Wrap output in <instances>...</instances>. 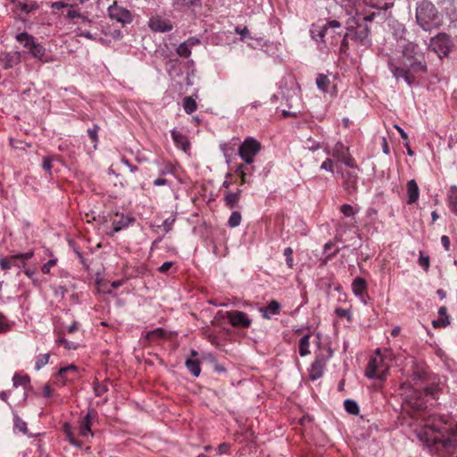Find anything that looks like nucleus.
Wrapping results in <instances>:
<instances>
[{
    "label": "nucleus",
    "instance_id": "49",
    "mask_svg": "<svg viewBox=\"0 0 457 457\" xmlns=\"http://www.w3.org/2000/svg\"><path fill=\"white\" fill-rule=\"evenodd\" d=\"M99 129L100 128L98 125H94L92 129H88L87 130V135L93 143H96L98 141L97 134Z\"/></svg>",
    "mask_w": 457,
    "mask_h": 457
},
{
    "label": "nucleus",
    "instance_id": "54",
    "mask_svg": "<svg viewBox=\"0 0 457 457\" xmlns=\"http://www.w3.org/2000/svg\"><path fill=\"white\" fill-rule=\"evenodd\" d=\"M94 391L96 396H102L106 391L107 386L99 383L94 385Z\"/></svg>",
    "mask_w": 457,
    "mask_h": 457
},
{
    "label": "nucleus",
    "instance_id": "56",
    "mask_svg": "<svg viewBox=\"0 0 457 457\" xmlns=\"http://www.w3.org/2000/svg\"><path fill=\"white\" fill-rule=\"evenodd\" d=\"M57 343L62 345L66 349H77V345L73 342H69L65 338L62 337L57 340Z\"/></svg>",
    "mask_w": 457,
    "mask_h": 457
},
{
    "label": "nucleus",
    "instance_id": "27",
    "mask_svg": "<svg viewBox=\"0 0 457 457\" xmlns=\"http://www.w3.org/2000/svg\"><path fill=\"white\" fill-rule=\"evenodd\" d=\"M131 221L132 219H130L129 216L119 215L118 213H116L112 220V229L114 232H118L129 227Z\"/></svg>",
    "mask_w": 457,
    "mask_h": 457
},
{
    "label": "nucleus",
    "instance_id": "62",
    "mask_svg": "<svg viewBox=\"0 0 457 457\" xmlns=\"http://www.w3.org/2000/svg\"><path fill=\"white\" fill-rule=\"evenodd\" d=\"M348 38H349L348 32H346L345 35L344 36L343 40L341 41V46H340L341 53L346 52V50L348 48Z\"/></svg>",
    "mask_w": 457,
    "mask_h": 457
},
{
    "label": "nucleus",
    "instance_id": "23",
    "mask_svg": "<svg viewBox=\"0 0 457 457\" xmlns=\"http://www.w3.org/2000/svg\"><path fill=\"white\" fill-rule=\"evenodd\" d=\"M281 309L280 303L276 300H271L266 307L260 308L262 316L264 319L270 320L271 315L278 314Z\"/></svg>",
    "mask_w": 457,
    "mask_h": 457
},
{
    "label": "nucleus",
    "instance_id": "52",
    "mask_svg": "<svg viewBox=\"0 0 457 457\" xmlns=\"http://www.w3.org/2000/svg\"><path fill=\"white\" fill-rule=\"evenodd\" d=\"M284 255L286 256V262H287V265L289 267V268H292L293 267V263H294V260H293V249L291 247H287L285 250H284Z\"/></svg>",
    "mask_w": 457,
    "mask_h": 457
},
{
    "label": "nucleus",
    "instance_id": "60",
    "mask_svg": "<svg viewBox=\"0 0 457 457\" xmlns=\"http://www.w3.org/2000/svg\"><path fill=\"white\" fill-rule=\"evenodd\" d=\"M53 160H54V157H44L43 159V163H42V168L46 170V171H49L51 170L52 169V162H53Z\"/></svg>",
    "mask_w": 457,
    "mask_h": 457
},
{
    "label": "nucleus",
    "instance_id": "36",
    "mask_svg": "<svg viewBox=\"0 0 457 457\" xmlns=\"http://www.w3.org/2000/svg\"><path fill=\"white\" fill-rule=\"evenodd\" d=\"M165 336L166 331L162 328H158L154 330L148 331L146 334V339L150 342H154L157 339L164 338Z\"/></svg>",
    "mask_w": 457,
    "mask_h": 457
},
{
    "label": "nucleus",
    "instance_id": "38",
    "mask_svg": "<svg viewBox=\"0 0 457 457\" xmlns=\"http://www.w3.org/2000/svg\"><path fill=\"white\" fill-rule=\"evenodd\" d=\"M330 84V80L324 74H318L316 78V85L319 89H320L323 92H327L328 86Z\"/></svg>",
    "mask_w": 457,
    "mask_h": 457
},
{
    "label": "nucleus",
    "instance_id": "2",
    "mask_svg": "<svg viewBox=\"0 0 457 457\" xmlns=\"http://www.w3.org/2000/svg\"><path fill=\"white\" fill-rule=\"evenodd\" d=\"M416 21L423 30L430 31L443 24V16L430 1L422 0L417 4Z\"/></svg>",
    "mask_w": 457,
    "mask_h": 457
},
{
    "label": "nucleus",
    "instance_id": "17",
    "mask_svg": "<svg viewBox=\"0 0 457 457\" xmlns=\"http://www.w3.org/2000/svg\"><path fill=\"white\" fill-rule=\"evenodd\" d=\"M109 16L112 21L120 22L122 26L129 24L132 21V16L129 11L118 6L116 4L108 8Z\"/></svg>",
    "mask_w": 457,
    "mask_h": 457
},
{
    "label": "nucleus",
    "instance_id": "41",
    "mask_svg": "<svg viewBox=\"0 0 457 457\" xmlns=\"http://www.w3.org/2000/svg\"><path fill=\"white\" fill-rule=\"evenodd\" d=\"M15 62V60L12 56L10 54H5L2 57H0V68L4 70H7L9 68H12Z\"/></svg>",
    "mask_w": 457,
    "mask_h": 457
},
{
    "label": "nucleus",
    "instance_id": "13",
    "mask_svg": "<svg viewBox=\"0 0 457 457\" xmlns=\"http://www.w3.org/2000/svg\"><path fill=\"white\" fill-rule=\"evenodd\" d=\"M34 253L32 251H29L25 253H19L12 255L10 257L1 258L0 267L4 270H9L12 266L21 267V265L25 264L26 261L31 259Z\"/></svg>",
    "mask_w": 457,
    "mask_h": 457
},
{
    "label": "nucleus",
    "instance_id": "58",
    "mask_svg": "<svg viewBox=\"0 0 457 457\" xmlns=\"http://www.w3.org/2000/svg\"><path fill=\"white\" fill-rule=\"evenodd\" d=\"M195 1V0H176L174 4L179 8L190 7L194 5Z\"/></svg>",
    "mask_w": 457,
    "mask_h": 457
},
{
    "label": "nucleus",
    "instance_id": "63",
    "mask_svg": "<svg viewBox=\"0 0 457 457\" xmlns=\"http://www.w3.org/2000/svg\"><path fill=\"white\" fill-rule=\"evenodd\" d=\"M172 266V262H165L159 267L158 270L161 273H166Z\"/></svg>",
    "mask_w": 457,
    "mask_h": 457
},
{
    "label": "nucleus",
    "instance_id": "42",
    "mask_svg": "<svg viewBox=\"0 0 457 457\" xmlns=\"http://www.w3.org/2000/svg\"><path fill=\"white\" fill-rule=\"evenodd\" d=\"M12 323L2 312H0V334L7 333L11 330Z\"/></svg>",
    "mask_w": 457,
    "mask_h": 457
},
{
    "label": "nucleus",
    "instance_id": "21",
    "mask_svg": "<svg viewBox=\"0 0 457 457\" xmlns=\"http://www.w3.org/2000/svg\"><path fill=\"white\" fill-rule=\"evenodd\" d=\"M242 190L237 188L235 192L226 190L224 193V203L225 205L229 209H235L238 206V203L241 199Z\"/></svg>",
    "mask_w": 457,
    "mask_h": 457
},
{
    "label": "nucleus",
    "instance_id": "25",
    "mask_svg": "<svg viewBox=\"0 0 457 457\" xmlns=\"http://www.w3.org/2000/svg\"><path fill=\"white\" fill-rule=\"evenodd\" d=\"M66 18L72 21L74 24L78 23L74 21L75 19L80 20L81 23L84 24H89L91 22V20L87 16L81 13L79 10L74 9V5L72 4L69 5Z\"/></svg>",
    "mask_w": 457,
    "mask_h": 457
},
{
    "label": "nucleus",
    "instance_id": "7",
    "mask_svg": "<svg viewBox=\"0 0 457 457\" xmlns=\"http://www.w3.org/2000/svg\"><path fill=\"white\" fill-rule=\"evenodd\" d=\"M452 47L450 37L445 33H439L430 39L428 49L436 53L440 59L447 56Z\"/></svg>",
    "mask_w": 457,
    "mask_h": 457
},
{
    "label": "nucleus",
    "instance_id": "51",
    "mask_svg": "<svg viewBox=\"0 0 457 457\" xmlns=\"http://www.w3.org/2000/svg\"><path fill=\"white\" fill-rule=\"evenodd\" d=\"M28 383H29V378L28 376L14 375V377H13L14 386H18V385L26 386Z\"/></svg>",
    "mask_w": 457,
    "mask_h": 457
},
{
    "label": "nucleus",
    "instance_id": "32",
    "mask_svg": "<svg viewBox=\"0 0 457 457\" xmlns=\"http://www.w3.org/2000/svg\"><path fill=\"white\" fill-rule=\"evenodd\" d=\"M253 170V166H247L245 164H239L235 172L239 176L240 181L239 185L243 186L245 185L246 180V176L248 173H251Z\"/></svg>",
    "mask_w": 457,
    "mask_h": 457
},
{
    "label": "nucleus",
    "instance_id": "34",
    "mask_svg": "<svg viewBox=\"0 0 457 457\" xmlns=\"http://www.w3.org/2000/svg\"><path fill=\"white\" fill-rule=\"evenodd\" d=\"M185 365L194 377H198L200 375L201 368H200V361L198 360H194L192 358H188L186 361Z\"/></svg>",
    "mask_w": 457,
    "mask_h": 457
},
{
    "label": "nucleus",
    "instance_id": "40",
    "mask_svg": "<svg viewBox=\"0 0 457 457\" xmlns=\"http://www.w3.org/2000/svg\"><path fill=\"white\" fill-rule=\"evenodd\" d=\"M14 430L21 432L22 434L28 433L27 423L20 418L18 415H15L13 418Z\"/></svg>",
    "mask_w": 457,
    "mask_h": 457
},
{
    "label": "nucleus",
    "instance_id": "50",
    "mask_svg": "<svg viewBox=\"0 0 457 457\" xmlns=\"http://www.w3.org/2000/svg\"><path fill=\"white\" fill-rule=\"evenodd\" d=\"M418 262L419 265L422 267L425 271H428L429 268V257L428 255H424L423 253L420 252Z\"/></svg>",
    "mask_w": 457,
    "mask_h": 457
},
{
    "label": "nucleus",
    "instance_id": "9",
    "mask_svg": "<svg viewBox=\"0 0 457 457\" xmlns=\"http://www.w3.org/2000/svg\"><path fill=\"white\" fill-rule=\"evenodd\" d=\"M79 378V369L74 364L62 367L54 376V383L58 386H65L67 383L75 381Z\"/></svg>",
    "mask_w": 457,
    "mask_h": 457
},
{
    "label": "nucleus",
    "instance_id": "28",
    "mask_svg": "<svg viewBox=\"0 0 457 457\" xmlns=\"http://www.w3.org/2000/svg\"><path fill=\"white\" fill-rule=\"evenodd\" d=\"M312 337V334H306L299 339L298 351H299V354L302 357L307 356L311 353L310 345H311V338Z\"/></svg>",
    "mask_w": 457,
    "mask_h": 457
},
{
    "label": "nucleus",
    "instance_id": "5",
    "mask_svg": "<svg viewBox=\"0 0 457 457\" xmlns=\"http://www.w3.org/2000/svg\"><path fill=\"white\" fill-rule=\"evenodd\" d=\"M261 143L253 137H246L238 149V155L245 162V165H251L254 156L261 151Z\"/></svg>",
    "mask_w": 457,
    "mask_h": 457
},
{
    "label": "nucleus",
    "instance_id": "37",
    "mask_svg": "<svg viewBox=\"0 0 457 457\" xmlns=\"http://www.w3.org/2000/svg\"><path fill=\"white\" fill-rule=\"evenodd\" d=\"M337 4H340L348 13H352L356 9L357 4L360 0H334Z\"/></svg>",
    "mask_w": 457,
    "mask_h": 457
},
{
    "label": "nucleus",
    "instance_id": "46",
    "mask_svg": "<svg viewBox=\"0 0 457 457\" xmlns=\"http://www.w3.org/2000/svg\"><path fill=\"white\" fill-rule=\"evenodd\" d=\"M332 356V351L330 350V348H328L327 350V353H319L316 354V357H315V361H319L320 362L321 364H324L326 365L327 364V361H328V359Z\"/></svg>",
    "mask_w": 457,
    "mask_h": 457
},
{
    "label": "nucleus",
    "instance_id": "57",
    "mask_svg": "<svg viewBox=\"0 0 457 457\" xmlns=\"http://www.w3.org/2000/svg\"><path fill=\"white\" fill-rule=\"evenodd\" d=\"M174 222H175V218H174V217L167 218V219L163 221V223H162V227H163L164 231H165L166 233H168V232L171 229V228H172V226H173Z\"/></svg>",
    "mask_w": 457,
    "mask_h": 457
},
{
    "label": "nucleus",
    "instance_id": "53",
    "mask_svg": "<svg viewBox=\"0 0 457 457\" xmlns=\"http://www.w3.org/2000/svg\"><path fill=\"white\" fill-rule=\"evenodd\" d=\"M334 166H335V162L330 159V158H327L320 165V169L322 170H326L328 171H330V172H334Z\"/></svg>",
    "mask_w": 457,
    "mask_h": 457
},
{
    "label": "nucleus",
    "instance_id": "33",
    "mask_svg": "<svg viewBox=\"0 0 457 457\" xmlns=\"http://www.w3.org/2000/svg\"><path fill=\"white\" fill-rule=\"evenodd\" d=\"M448 205L451 211L457 215V187L452 186L448 192Z\"/></svg>",
    "mask_w": 457,
    "mask_h": 457
},
{
    "label": "nucleus",
    "instance_id": "22",
    "mask_svg": "<svg viewBox=\"0 0 457 457\" xmlns=\"http://www.w3.org/2000/svg\"><path fill=\"white\" fill-rule=\"evenodd\" d=\"M428 378V371L423 364L414 363L412 366V380L417 384L418 382H424Z\"/></svg>",
    "mask_w": 457,
    "mask_h": 457
},
{
    "label": "nucleus",
    "instance_id": "4",
    "mask_svg": "<svg viewBox=\"0 0 457 457\" xmlns=\"http://www.w3.org/2000/svg\"><path fill=\"white\" fill-rule=\"evenodd\" d=\"M375 16V13L365 15L363 17H358V23L354 29H348V36L351 40L360 43L361 46H368L370 45V29L366 24L359 23L361 20L363 21H371Z\"/></svg>",
    "mask_w": 457,
    "mask_h": 457
},
{
    "label": "nucleus",
    "instance_id": "14",
    "mask_svg": "<svg viewBox=\"0 0 457 457\" xmlns=\"http://www.w3.org/2000/svg\"><path fill=\"white\" fill-rule=\"evenodd\" d=\"M332 155L350 168H357L355 159L349 154V149L343 143L337 142L332 151Z\"/></svg>",
    "mask_w": 457,
    "mask_h": 457
},
{
    "label": "nucleus",
    "instance_id": "24",
    "mask_svg": "<svg viewBox=\"0 0 457 457\" xmlns=\"http://www.w3.org/2000/svg\"><path fill=\"white\" fill-rule=\"evenodd\" d=\"M406 189L408 195L407 204H412L416 203L420 196V189L417 182L414 179L409 180L406 185Z\"/></svg>",
    "mask_w": 457,
    "mask_h": 457
},
{
    "label": "nucleus",
    "instance_id": "8",
    "mask_svg": "<svg viewBox=\"0 0 457 457\" xmlns=\"http://www.w3.org/2000/svg\"><path fill=\"white\" fill-rule=\"evenodd\" d=\"M98 413L95 409H89L87 414L79 421L78 436L82 439L93 436L92 425L97 420Z\"/></svg>",
    "mask_w": 457,
    "mask_h": 457
},
{
    "label": "nucleus",
    "instance_id": "26",
    "mask_svg": "<svg viewBox=\"0 0 457 457\" xmlns=\"http://www.w3.org/2000/svg\"><path fill=\"white\" fill-rule=\"evenodd\" d=\"M438 316V319L432 322L435 328L441 327L445 328L450 324V316L447 314V308L445 306H441L439 308Z\"/></svg>",
    "mask_w": 457,
    "mask_h": 457
},
{
    "label": "nucleus",
    "instance_id": "45",
    "mask_svg": "<svg viewBox=\"0 0 457 457\" xmlns=\"http://www.w3.org/2000/svg\"><path fill=\"white\" fill-rule=\"evenodd\" d=\"M177 54L180 56V57H184V58H187L190 56L191 54V50H190V47L187 46V45L183 42L182 44H180L178 48H177Z\"/></svg>",
    "mask_w": 457,
    "mask_h": 457
},
{
    "label": "nucleus",
    "instance_id": "48",
    "mask_svg": "<svg viewBox=\"0 0 457 457\" xmlns=\"http://www.w3.org/2000/svg\"><path fill=\"white\" fill-rule=\"evenodd\" d=\"M340 211L346 217H353L356 213L353 207L347 204H343L340 208Z\"/></svg>",
    "mask_w": 457,
    "mask_h": 457
},
{
    "label": "nucleus",
    "instance_id": "15",
    "mask_svg": "<svg viewBox=\"0 0 457 457\" xmlns=\"http://www.w3.org/2000/svg\"><path fill=\"white\" fill-rule=\"evenodd\" d=\"M339 172V170H337ZM342 177V186L345 193L349 195H354L358 190V174L355 170L340 171Z\"/></svg>",
    "mask_w": 457,
    "mask_h": 457
},
{
    "label": "nucleus",
    "instance_id": "43",
    "mask_svg": "<svg viewBox=\"0 0 457 457\" xmlns=\"http://www.w3.org/2000/svg\"><path fill=\"white\" fill-rule=\"evenodd\" d=\"M50 354L45 353V354H39L37 357L36 363H35V369L37 370H39L44 366H46L49 361Z\"/></svg>",
    "mask_w": 457,
    "mask_h": 457
},
{
    "label": "nucleus",
    "instance_id": "64",
    "mask_svg": "<svg viewBox=\"0 0 457 457\" xmlns=\"http://www.w3.org/2000/svg\"><path fill=\"white\" fill-rule=\"evenodd\" d=\"M412 408L417 411V412H420V411H422L426 406H425V403L421 401H416L413 404H412Z\"/></svg>",
    "mask_w": 457,
    "mask_h": 457
},
{
    "label": "nucleus",
    "instance_id": "59",
    "mask_svg": "<svg viewBox=\"0 0 457 457\" xmlns=\"http://www.w3.org/2000/svg\"><path fill=\"white\" fill-rule=\"evenodd\" d=\"M335 312L340 318H347L348 320H350V318H351V313H350L349 310L343 309V308H337L335 310Z\"/></svg>",
    "mask_w": 457,
    "mask_h": 457
},
{
    "label": "nucleus",
    "instance_id": "31",
    "mask_svg": "<svg viewBox=\"0 0 457 457\" xmlns=\"http://www.w3.org/2000/svg\"><path fill=\"white\" fill-rule=\"evenodd\" d=\"M367 5L378 10H387L394 4V0H362Z\"/></svg>",
    "mask_w": 457,
    "mask_h": 457
},
{
    "label": "nucleus",
    "instance_id": "61",
    "mask_svg": "<svg viewBox=\"0 0 457 457\" xmlns=\"http://www.w3.org/2000/svg\"><path fill=\"white\" fill-rule=\"evenodd\" d=\"M305 144H306V147L312 151H315V150L321 148V145L320 143H316V142L312 141L311 138H309Z\"/></svg>",
    "mask_w": 457,
    "mask_h": 457
},
{
    "label": "nucleus",
    "instance_id": "44",
    "mask_svg": "<svg viewBox=\"0 0 457 457\" xmlns=\"http://www.w3.org/2000/svg\"><path fill=\"white\" fill-rule=\"evenodd\" d=\"M242 220L239 212H233L228 219V224L230 228H236L240 225Z\"/></svg>",
    "mask_w": 457,
    "mask_h": 457
},
{
    "label": "nucleus",
    "instance_id": "20",
    "mask_svg": "<svg viewBox=\"0 0 457 457\" xmlns=\"http://www.w3.org/2000/svg\"><path fill=\"white\" fill-rule=\"evenodd\" d=\"M62 431L65 436V439L73 446L77 448H82L84 442L79 438L71 427V425L68 422H65L62 425Z\"/></svg>",
    "mask_w": 457,
    "mask_h": 457
},
{
    "label": "nucleus",
    "instance_id": "10",
    "mask_svg": "<svg viewBox=\"0 0 457 457\" xmlns=\"http://www.w3.org/2000/svg\"><path fill=\"white\" fill-rule=\"evenodd\" d=\"M386 371L382 358L375 356L369 361L365 373L368 378L384 379Z\"/></svg>",
    "mask_w": 457,
    "mask_h": 457
},
{
    "label": "nucleus",
    "instance_id": "3",
    "mask_svg": "<svg viewBox=\"0 0 457 457\" xmlns=\"http://www.w3.org/2000/svg\"><path fill=\"white\" fill-rule=\"evenodd\" d=\"M457 424L454 427L448 426L446 421L441 417L436 418L432 417L428 420L425 423V427L427 428L431 429L432 435L428 436L427 443L428 445H431L436 448V451H445V449L442 447L440 443H435L433 438L438 436L442 439H446L449 436V431L454 429ZM426 435H428V432H426Z\"/></svg>",
    "mask_w": 457,
    "mask_h": 457
},
{
    "label": "nucleus",
    "instance_id": "55",
    "mask_svg": "<svg viewBox=\"0 0 457 457\" xmlns=\"http://www.w3.org/2000/svg\"><path fill=\"white\" fill-rule=\"evenodd\" d=\"M56 262H57V260L56 259H52V260H49L46 263H45L43 266H42V272L44 274H49L50 273V269L54 266L56 265Z\"/></svg>",
    "mask_w": 457,
    "mask_h": 457
},
{
    "label": "nucleus",
    "instance_id": "18",
    "mask_svg": "<svg viewBox=\"0 0 457 457\" xmlns=\"http://www.w3.org/2000/svg\"><path fill=\"white\" fill-rule=\"evenodd\" d=\"M149 27L152 30L157 32H168L173 29L170 21L160 16L152 17L149 21Z\"/></svg>",
    "mask_w": 457,
    "mask_h": 457
},
{
    "label": "nucleus",
    "instance_id": "1",
    "mask_svg": "<svg viewBox=\"0 0 457 457\" xmlns=\"http://www.w3.org/2000/svg\"><path fill=\"white\" fill-rule=\"evenodd\" d=\"M388 66L396 79L403 78L410 86L415 83L416 74L427 71L424 56L412 43L405 45L402 54L395 60L391 59Z\"/></svg>",
    "mask_w": 457,
    "mask_h": 457
},
{
    "label": "nucleus",
    "instance_id": "39",
    "mask_svg": "<svg viewBox=\"0 0 457 457\" xmlns=\"http://www.w3.org/2000/svg\"><path fill=\"white\" fill-rule=\"evenodd\" d=\"M344 407L348 413L353 415H357L360 411L357 403L351 399H347L344 402Z\"/></svg>",
    "mask_w": 457,
    "mask_h": 457
},
{
    "label": "nucleus",
    "instance_id": "11",
    "mask_svg": "<svg viewBox=\"0 0 457 457\" xmlns=\"http://www.w3.org/2000/svg\"><path fill=\"white\" fill-rule=\"evenodd\" d=\"M341 24L337 21H327L325 24L320 26V25H313V27L311 29V36L316 41H321L323 40L324 37L328 34H329L330 31L335 32V29H340Z\"/></svg>",
    "mask_w": 457,
    "mask_h": 457
},
{
    "label": "nucleus",
    "instance_id": "47",
    "mask_svg": "<svg viewBox=\"0 0 457 457\" xmlns=\"http://www.w3.org/2000/svg\"><path fill=\"white\" fill-rule=\"evenodd\" d=\"M439 386L437 385H430V386H426L424 387V391H425V394L427 395H430L432 396L434 399L436 398V395L439 392Z\"/></svg>",
    "mask_w": 457,
    "mask_h": 457
},
{
    "label": "nucleus",
    "instance_id": "12",
    "mask_svg": "<svg viewBox=\"0 0 457 457\" xmlns=\"http://www.w3.org/2000/svg\"><path fill=\"white\" fill-rule=\"evenodd\" d=\"M433 440L435 443L441 444L449 457H457V425L454 429L449 431V436L446 439L436 436Z\"/></svg>",
    "mask_w": 457,
    "mask_h": 457
},
{
    "label": "nucleus",
    "instance_id": "16",
    "mask_svg": "<svg viewBox=\"0 0 457 457\" xmlns=\"http://www.w3.org/2000/svg\"><path fill=\"white\" fill-rule=\"evenodd\" d=\"M226 317L234 328H248L252 324L251 319L241 311L227 312Z\"/></svg>",
    "mask_w": 457,
    "mask_h": 457
},
{
    "label": "nucleus",
    "instance_id": "29",
    "mask_svg": "<svg viewBox=\"0 0 457 457\" xmlns=\"http://www.w3.org/2000/svg\"><path fill=\"white\" fill-rule=\"evenodd\" d=\"M325 367H326V365L321 364L319 361H313V362L312 363V365L309 369L310 379L314 381V380L320 378L323 376Z\"/></svg>",
    "mask_w": 457,
    "mask_h": 457
},
{
    "label": "nucleus",
    "instance_id": "35",
    "mask_svg": "<svg viewBox=\"0 0 457 457\" xmlns=\"http://www.w3.org/2000/svg\"><path fill=\"white\" fill-rule=\"evenodd\" d=\"M183 108L187 114L193 113L197 109L195 100L191 96H186L183 99Z\"/></svg>",
    "mask_w": 457,
    "mask_h": 457
},
{
    "label": "nucleus",
    "instance_id": "19",
    "mask_svg": "<svg viewBox=\"0 0 457 457\" xmlns=\"http://www.w3.org/2000/svg\"><path fill=\"white\" fill-rule=\"evenodd\" d=\"M352 289L353 294L360 298L361 302L366 303L365 297L367 296V282L362 278H356L352 283Z\"/></svg>",
    "mask_w": 457,
    "mask_h": 457
},
{
    "label": "nucleus",
    "instance_id": "6",
    "mask_svg": "<svg viewBox=\"0 0 457 457\" xmlns=\"http://www.w3.org/2000/svg\"><path fill=\"white\" fill-rule=\"evenodd\" d=\"M16 40L29 49L35 58L42 62H47L45 47L40 44H37L31 35L26 32L20 33L16 36Z\"/></svg>",
    "mask_w": 457,
    "mask_h": 457
},
{
    "label": "nucleus",
    "instance_id": "30",
    "mask_svg": "<svg viewBox=\"0 0 457 457\" xmlns=\"http://www.w3.org/2000/svg\"><path fill=\"white\" fill-rule=\"evenodd\" d=\"M171 137L178 147H180L183 151H187L189 148V143L187 137L181 132L177 130L171 131Z\"/></svg>",
    "mask_w": 457,
    "mask_h": 457
}]
</instances>
